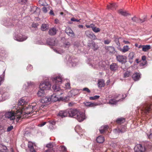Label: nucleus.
<instances>
[{
  "label": "nucleus",
  "instance_id": "nucleus-1",
  "mask_svg": "<svg viewBox=\"0 0 152 152\" xmlns=\"http://www.w3.org/2000/svg\"><path fill=\"white\" fill-rule=\"evenodd\" d=\"M32 105H28L22 108L19 107V110L22 112L20 116L17 119L16 121L18 122L20 119H23L27 116L29 115H34L40 109V105L36 103H33Z\"/></svg>",
  "mask_w": 152,
  "mask_h": 152
},
{
  "label": "nucleus",
  "instance_id": "nucleus-2",
  "mask_svg": "<svg viewBox=\"0 0 152 152\" xmlns=\"http://www.w3.org/2000/svg\"><path fill=\"white\" fill-rule=\"evenodd\" d=\"M51 80L54 83L52 86V88L54 92H56L58 91L61 88L59 87V85L61 83L62 81V78L60 75L57 76L51 77Z\"/></svg>",
  "mask_w": 152,
  "mask_h": 152
},
{
  "label": "nucleus",
  "instance_id": "nucleus-3",
  "mask_svg": "<svg viewBox=\"0 0 152 152\" xmlns=\"http://www.w3.org/2000/svg\"><path fill=\"white\" fill-rule=\"evenodd\" d=\"M16 108V107H15ZM15 110H14L11 111H9L6 113L4 115L5 117L10 119V120H14L15 118V117H16V120L18 118V117L20 116V115L22 114V112L19 110V109H17L15 108Z\"/></svg>",
  "mask_w": 152,
  "mask_h": 152
},
{
  "label": "nucleus",
  "instance_id": "nucleus-4",
  "mask_svg": "<svg viewBox=\"0 0 152 152\" xmlns=\"http://www.w3.org/2000/svg\"><path fill=\"white\" fill-rule=\"evenodd\" d=\"M152 147V144L149 142H146L144 147L141 144H137L135 146L134 151L135 152H145L147 149H150Z\"/></svg>",
  "mask_w": 152,
  "mask_h": 152
},
{
  "label": "nucleus",
  "instance_id": "nucleus-5",
  "mask_svg": "<svg viewBox=\"0 0 152 152\" xmlns=\"http://www.w3.org/2000/svg\"><path fill=\"white\" fill-rule=\"evenodd\" d=\"M151 108V105L149 104L145 103L141 105L138 109H140V111L147 114L149 113Z\"/></svg>",
  "mask_w": 152,
  "mask_h": 152
},
{
  "label": "nucleus",
  "instance_id": "nucleus-6",
  "mask_svg": "<svg viewBox=\"0 0 152 152\" xmlns=\"http://www.w3.org/2000/svg\"><path fill=\"white\" fill-rule=\"evenodd\" d=\"M51 86V84L49 82L44 81L40 83L39 88H41L45 91L50 89Z\"/></svg>",
  "mask_w": 152,
  "mask_h": 152
},
{
  "label": "nucleus",
  "instance_id": "nucleus-7",
  "mask_svg": "<svg viewBox=\"0 0 152 152\" xmlns=\"http://www.w3.org/2000/svg\"><path fill=\"white\" fill-rule=\"evenodd\" d=\"M75 118L79 122L83 121L86 118L84 113L80 111H79L77 114L75 116Z\"/></svg>",
  "mask_w": 152,
  "mask_h": 152
},
{
  "label": "nucleus",
  "instance_id": "nucleus-8",
  "mask_svg": "<svg viewBox=\"0 0 152 152\" xmlns=\"http://www.w3.org/2000/svg\"><path fill=\"white\" fill-rule=\"evenodd\" d=\"M79 111L76 109H68V115L69 117L75 118L77 114Z\"/></svg>",
  "mask_w": 152,
  "mask_h": 152
},
{
  "label": "nucleus",
  "instance_id": "nucleus-9",
  "mask_svg": "<svg viewBox=\"0 0 152 152\" xmlns=\"http://www.w3.org/2000/svg\"><path fill=\"white\" fill-rule=\"evenodd\" d=\"M27 38V37L24 35H23L21 34L15 35L14 37L15 40L19 42H22L25 40Z\"/></svg>",
  "mask_w": 152,
  "mask_h": 152
},
{
  "label": "nucleus",
  "instance_id": "nucleus-10",
  "mask_svg": "<svg viewBox=\"0 0 152 152\" xmlns=\"http://www.w3.org/2000/svg\"><path fill=\"white\" fill-rule=\"evenodd\" d=\"M57 115L62 118L67 116L68 115V109L60 111Z\"/></svg>",
  "mask_w": 152,
  "mask_h": 152
},
{
  "label": "nucleus",
  "instance_id": "nucleus-11",
  "mask_svg": "<svg viewBox=\"0 0 152 152\" xmlns=\"http://www.w3.org/2000/svg\"><path fill=\"white\" fill-rule=\"evenodd\" d=\"M106 52L110 55L113 54L115 53V49L112 46H106L105 48Z\"/></svg>",
  "mask_w": 152,
  "mask_h": 152
},
{
  "label": "nucleus",
  "instance_id": "nucleus-12",
  "mask_svg": "<svg viewBox=\"0 0 152 152\" xmlns=\"http://www.w3.org/2000/svg\"><path fill=\"white\" fill-rule=\"evenodd\" d=\"M9 97V94L8 93H2L0 91V102L6 100Z\"/></svg>",
  "mask_w": 152,
  "mask_h": 152
},
{
  "label": "nucleus",
  "instance_id": "nucleus-13",
  "mask_svg": "<svg viewBox=\"0 0 152 152\" xmlns=\"http://www.w3.org/2000/svg\"><path fill=\"white\" fill-rule=\"evenodd\" d=\"M117 61L122 64L124 63L126 61V57L125 56L119 55L116 57Z\"/></svg>",
  "mask_w": 152,
  "mask_h": 152
},
{
  "label": "nucleus",
  "instance_id": "nucleus-14",
  "mask_svg": "<svg viewBox=\"0 0 152 152\" xmlns=\"http://www.w3.org/2000/svg\"><path fill=\"white\" fill-rule=\"evenodd\" d=\"M58 96L56 94H54L52 95L50 99H51V101L53 102H56L58 101L62 100L63 98L61 97H58Z\"/></svg>",
  "mask_w": 152,
  "mask_h": 152
},
{
  "label": "nucleus",
  "instance_id": "nucleus-15",
  "mask_svg": "<svg viewBox=\"0 0 152 152\" xmlns=\"http://www.w3.org/2000/svg\"><path fill=\"white\" fill-rule=\"evenodd\" d=\"M121 128V129L120 128L115 129L113 130L114 132L115 133H124L126 131V126L125 125L122 126Z\"/></svg>",
  "mask_w": 152,
  "mask_h": 152
},
{
  "label": "nucleus",
  "instance_id": "nucleus-16",
  "mask_svg": "<svg viewBox=\"0 0 152 152\" xmlns=\"http://www.w3.org/2000/svg\"><path fill=\"white\" fill-rule=\"evenodd\" d=\"M99 62L98 61H94V60L89 61V62H88V64L89 65L91 66V67L94 68H97L98 66H99Z\"/></svg>",
  "mask_w": 152,
  "mask_h": 152
},
{
  "label": "nucleus",
  "instance_id": "nucleus-17",
  "mask_svg": "<svg viewBox=\"0 0 152 152\" xmlns=\"http://www.w3.org/2000/svg\"><path fill=\"white\" fill-rule=\"evenodd\" d=\"M85 34L87 37L91 39L94 40L97 39L96 36L92 32L89 31H86L85 32Z\"/></svg>",
  "mask_w": 152,
  "mask_h": 152
},
{
  "label": "nucleus",
  "instance_id": "nucleus-18",
  "mask_svg": "<svg viewBox=\"0 0 152 152\" xmlns=\"http://www.w3.org/2000/svg\"><path fill=\"white\" fill-rule=\"evenodd\" d=\"M117 48L119 50L123 53H125L127 52L130 49L128 45L124 46L123 48H121V47H117Z\"/></svg>",
  "mask_w": 152,
  "mask_h": 152
},
{
  "label": "nucleus",
  "instance_id": "nucleus-19",
  "mask_svg": "<svg viewBox=\"0 0 152 152\" xmlns=\"http://www.w3.org/2000/svg\"><path fill=\"white\" fill-rule=\"evenodd\" d=\"M75 130L78 134L83 135L84 133V131L80 128L79 125H77L75 128Z\"/></svg>",
  "mask_w": 152,
  "mask_h": 152
},
{
  "label": "nucleus",
  "instance_id": "nucleus-20",
  "mask_svg": "<svg viewBox=\"0 0 152 152\" xmlns=\"http://www.w3.org/2000/svg\"><path fill=\"white\" fill-rule=\"evenodd\" d=\"M124 98L123 97L121 99H118L117 100L114 99H111L109 100L108 103L111 105L116 104L119 101H122Z\"/></svg>",
  "mask_w": 152,
  "mask_h": 152
},
{
  "label": "nucleus",
  "instance_id": "nucleus-21",
  "mask_svg": "<svg viewBox=\"0 0 152 152\" xmlns=\"http://www.w3.org/2000/svg\"><path fill=\"white\" fill-rule=\"evenodd\" d=\"M66 33L69 36L73 37L75 34L71 28L69 27L67 28L65 30Z\"/></svg>",
  "mask_w": 152,
  "mask_h": 152
},
{
  "label": "nucleus",
  "instance_id": "nucleus-22",
  "mask_svg": "<svg viewBox=\"0 0 152 152\" xmlns=\"http://www.w3.org/2000/svg\"><path fill=\"white\" fill-rule=\"evenodd\" d=\"M146 18L145 17L143 19H139L136 17H134L132 18V20L135 22L138 23H142L145 20Z\"/></svg>",
  "mask_w": 152,
  "mask_h": 152
},
{
  "label": "nucleus",
  "instance_id": "nucleus-23",
  "mask_svg": "<svg viewBox=\"0 0 152 152\" xmlns=\"http://www.w3.org/2000/svg\"><path fill=\"white\" fill-rule=\"evenodd\" d=\"M26 103L25 100L23 98H21L20 99L19 101L18 104L19 106H21V107H22L23 108V107H23V105L24 104H26ZM20 107H18L16 109H19Z\"/></svg>",
  "mask_w": 152,
  "mask_h": 152
},
{
  "label": "nucleus",
  "instance_id": "nucleus-24",
  "mask_svg": "<svg viewBox=\"0 0 152 152\" xmlns=\"http://www.w3.org/2000/svg\"><path fill=\"white\" fill-rule=\"evenodd\" d=\"M51 101L50 97L48 96L43 97L41 100V102L42 103H47Z\"/></svg>",
  "mask_w": 152,
  "mask_h": 152
},
{
  "label": "nucleus",
  "instance_id": "nucleus-25",
  "mask_svg": "<svg viewBox=\"0 0 152 152\" xmlns=\"http://www.w3.org/2000/svg\"><path fill=\"white\" fill-rule=\"evenodd\" d=\"M1 23L6 26H12L13 25V24L11 23V22H10L9 19L7 20H4L1 22Z\"/></svg>",
  "mask_w": 152,
  "mask_h": 152
},
{
  "label": "nucleus",
  "instance_id": "nucleus-26",
  "mask_svg": "<svg viewBox=\"0 0 152 152\" xmlns=\"http://www.w3.org/2000/svg\"><path fill=\"white\" fill-rule=\"evenodd\" d=\"M132 77L134 81H137L140 77V75L139 73H135L133 75Z\"/></svg>",
  "mask_w": 152,
  "mask_h": 152
},
{
  "label": "nucleus",
  "instance_id": "nucleus-27",
  "mask_svg": "<svg viewBox=\"0 0 152 152\" xmlns=\"http://www.w3.org/2000/svg\"><path fill=\"white\" fill-rule=\"evenodd\" d=\"M110 69L113 71H115L118 68V66L116 63H112L110 66Z\"/></svg>",
  "mask_w": 152,
  "mask_h": 152
},
{
  "label": "nucleus",
  "instance_id": "nucleus-28",
  "mask_svg": "<svg viewBox=\"0 0 152 152\" xmlns=\"http://www.w3.org/2000/svg\"><path fill=\"white\" fill-rule=\"evenodd\" d=\"M56 32L57 30L56 28H52L50 29L48 33L49 35L53 36L56 34Z\"/></svg>",
  "mask_w": 152,
  "mask_h": 152
},
{
  "label": "nucleus",
  "instance_id": "nucleus-29",
  "mask_svg": "<svg viewBox=\"0 0 152 152\" xmlns=\"http://www.w3.org/2000/svg\"><path fill=\"white\" fill-rule=\"evenodd\" d=\"M45 90L41 88H39V90L38 91L37 95L38 97H41L43 96L45 94Z\"/></svg>",
  "mask_w": 152,
  "mask_h": 152
},
{
  "label": "nucleus",
  "instance_id": "nucleus-30",
  "mask_svg": "<svg viewBox=\"0 0 152 152\" xmlns=\"http://www.w3.org/2000/svg\"><path fill=\"white\" fill-rule=\"evenodd\" d=\"M107 7L108 9L113 10L115 9L117 7V5L116 4H111L107 5Z\"/></svg>",
  "mask_w": 152,
  "mask_h": 152
},
{
  "label": "nucleus",
  "instance_id": "nucleus-31",
  "mask_svg": "<svg viewBox=\"0 0 152 152\" xmlns=\"http://www.w3.org/2000/svg\"><path fill=\"white\" fill-rule=\"evenodd\" d=\"M28 147L31 152H36L33 147V144L31 142H29L28 144Z\"/></svg>",
  "mask_w": 152,
  "mask_h": 152
},
{
  "label": "nucleus",
  "instance_id": "nucleus-32",
  "mask_svg": "<svg viewBox=\"0 0 152 152\" xmlns=\"http://www.w3.org/2000/svg\"><path fill=\"white\" fill-rule=\"evenodd\" d=\"M83 104L85 106L87 107H92L96 105L95 103L90 102H84Z\"/></svg>",
  "mask_w": 152,
  "mask_h": 152
},
{
  "label": "nucleus",
  "instance_id": "nucleus-33",
  "mask_svg": "<svg viewBox=\"0 0 152 152\" xmlns=\"http://www.w3.org/2000/svg\"><path fill=\"white\" fill-rule=\"evenodd\" d=\"M96 140L97 142L102 143L104 142V139L103 137L102 136H99L97 138Z\"/></svg>",
  "mask_w": 152,
  "mask_h": 152
},
{
  "label": "nucleus",
  "instance_id": "nucleus-34",
  "mask_svg": "<svg viewBox=\"0 0 152 152\" xmlns=\"http://www.w3.org/2000/svg\"><path fill=\"white\" fill-rule=\"evenodd\" d=\"M108 126L107 125H105L101 126L99 129V131L101 133H103L107 129Z\"/></svg>",
  "mask_w": 152,
  "mask_h": 152
},
{
  "label": "nucleus",
  "instance_id": "nucleus-35",
  "mask_svg": "<svg viewBox=\"0 0 152 152\" xmlns=\"http://www.w3.org/2000/svg\"><path fill=\"white\" fill-rule=\"evenodd\" d=\"M70 93L71 94V96H74L78 94L79 91L77 89L72 90L70 91Z\"/></svg>",
  "mask_w": 152,
  "mask_h": 152
},
{
  "label": "nucleus",
  "instance_id": "nucleus-36",
  "mask_svg": "<svg viewBox=\"0 0 152 152\" xmlns=\"http://www.w3.org/2000/svg\"><path fill=\"white\" fill-rule=\"evenodd\" d=\"M98 85L99 87H102L104 86L105 85L104 81L102 79L99 80Z\"/></svg>",
  "mask_w": 152,
  "mask_h": 152
},
{
  "label": "nucleus",
  "instance_id": "nucleus-37",
  "mask_svg": "<svg viewBox=\"0 0 152 152\" xmlns=\"http://www.w3.org/2000/svg\"><path fill=\"white\" fill-rule=\"evenodd\" d=\"M49 27L48 25L45 24H42L41 27V30L43 31H45L48 29Z\"/></svg>",
  "mask_w": 152,
  "mask_h": 152
},
{
  "label": "nucleus",
  "instance_id": "nucleus-38",
  "mask_svg": "<svg viewBox=\"0 0 152 152\" xmlns=\"http://www.w3.org/2000/svg\"><path fill=\"white\" fill-rule=\"evenodd\" d=\"M151 48V47L150 45H142V50L146 52L150 49Z\"/></svg>",
  "mask_w": 152,
  "mask_h": 152
},
{
  "label": "nucleus",
  "instance_id": "nucleus-39",
  "mask_svg": "<svg viewBox=\"0 0 152 152\" xmlns=\"http://www.w3.org/2000/svg\"><path fill=\"white\" fill-rule=\"evenodd\" d=\"M47 43L50 45L54 46L55 45V41L54 39H50L48 40Z\"/></svg>",
  "mask_w": 152,
  "mask_h": 152
},
{
  "label": "nucleus",
  "instance_id": "nucleus-40",
  "mask_svg": "<svg viewBox=\"0 0 152 152\" xmlns=\"http://www.w3.org/2000/svg\"><path fill=\"white\" fill-rule=\"evenodd\" d=\"M125 121V119L124 118H118L116 120V122L118 124H121Z\"/></svg>",
  "mask_w": 152,
  "mask_h": 152
},
{
  "label": "nucleus",
  "instance_id": "nucleus-41",
  "mask_svg": "<svg viewBox=\"0 0 152 152\" xmlns=\"http://www.w3.org/2000/svg\"><path fill=\"white\" fill-rule=\"evenodd\" d=\"M55 52H56L57 53L61 54L63 53L64 52V51L60 48H56L53 49Z\"/></svg>",
  "mask_w": 152,
  "mask_h": 152
},
{
  "label": "nucleus",
  "instance_id": "nucleus-42",
  "mask_svg": "<svg viewBox=\"0 0 152 152\" xmlns=\"http://www.w3.org/2000/svg\"><path fill=\"white\" fill-rule=\"evenodd\" d=\"M7 149V148L5 145L0 144V151L4 152Z\"/></svg>",
  "mask_w": 152,
  "mask_h": 152
},
{
  "label": "nucleus",
  "instance_id": "nucleus-43",
  "mask_svg": "<svg viewBox=\"0 0 152 152\" xmlns=\"http://www.w3.org/2000/svg\"><path fill=\"white\" fill-rule=\"evenodd\" d=\"M91 45L93 47V49L94 50H96L98 48V45L96 44L94 42L92 41L91 43Z\"/></svg>",
  "mask_w": 152,
  "mask_h": 152
},
{
  "label": "nucleus",
  "instance_id": "nucleus-44",
  "mask_svg": "<svg viewBox=\"0 0 152 152\" xmlns=\"http://www.w3.org/2000/svg\"><path fill=\"white\" fill-rule=\"evenodd\" d=\"M56 92V94L58 96H60L64 94V91L61 88L59 89V90L58 91H57Z\"/></svg>",
  "mask_w": 152,
  "mask_h": 152
},
{
  "label": "nucleus",
  "instance_id": "nucleus-45",
  "mask_svg": "<svg viewBox=\"0 0 152 152\" xmlns=\"http://www.w3.org/2000/svg\"><path fill=\"white\" fill-rule=\"evenodd\" d=\"M118 12L121 15L124 16H126L128 14L125 11H124L122 10L121 9L118 10Z\"/></svg>",
  "mask_w": 152,
  "mask_h": 152
},
{
  "label": "nucleus",
  "instance_id": "nucleus-46",
  "mask_svg": "<svg viewBox=\"0 0 152 152\" xmlns=\"http://www.w3.org/2000/svg\"><path fill=\"white\" fill-rule=\"evenodd\" d=\"M33 83H32L31 82H28L26 83L23 86L24 88L25 89H26L27 88V87H28L29 86H31L33 85Z\"/></svg>",
  "mask_w": 152,
  "mask_h": 152
},
{
  "label": "nucleus",
  "instance_id": "nucleus-47",
  "mask_svg": "<svg viewBox=\"0 0 152 152\" xmlns=\"http://www.w3.org/2000/svg\"><path fill=\"white\" fill-rule=\"evenodd\" d=\"M131 72L129 71H126L124 74V77H129L130 75Z\"/></svg>",
  "mask_w": 152,
  "mask_h": 152
},
{
  "label": "nucleus",
  "instance_id": "nucleus-48",
  "mask_svg": "<svg viewBox=\"0 0 152 152\" xmlns=\"http://www.w3.org/2000/svg\"><path fill=\"white\" fill-rule=\"evenodd\" d=\"M100 96L98 95H95L94 96H91L89 97V99L90 100H94L98 99Z\"/></svg>",
  "mask_w": 152,
  "mask_h": 152
},
{
  "label": "nucleus",
  "instance_id": "nucleus-49",
  "mask_svg": "<svg viewBox=\"0 0 152 152\" xmlns=\"http://www.w3.org/2000/svg\"><path fill=\"white\" fill-rule=\"evenodd\" d=\"M60 149L61 151L63 152H65L67 151V148L64 145L60 146Z\"/></svg>",
  "mask_w": 152,
  "mask_h": 152
},
{
  "label": "nucleus",
  "instance_id": "nucleus-50",
  "mask_svg": "<svg viewBox=\"0 0 152 152\" xmlns=\"http://www.w3.org/2000/svg\"><path fill=\"white\" fill-rule=\"evenodd\" d=\"M147 135L149 139H152V129L147 133Z\"/></svg>",
  "mask_w": 152,
  "mask_h": 152
},
{
  "label": "nucleus",
  "instance_id": "nucleus-51",
  "mask_svg": "<svg viewBox=\"0 0 152 152\" xmlns=\"http://www.w3.org/2000/svg\"><path fill=\"white\" fill-rule=\"evenodd\" d=\"M134 53L133 52H130L129 55L128 57L129 59H132L134 57Z\"/></svg>",
  "mask_w": 152,
  "mask_h": 152
},
{
  "label": "nucleus",
  "instance_id": "nucleus-52",
  "mask_svg": "<svg viewBox=\"0 0 152 152\" xmlns=\"http://www.w3.org/2000/svg\"><path fill=\"white\" fill-rule=\"evenodd\" d=\"M92 30L95 33H97L100 31V28H97L95 26L92 28Z\"/></svg>",
  "mask_w": 152,
  "mask_h": 152
},
{
  "label": "nucleus",
  "instance_id": "nucleus-53",
  "mask_svg": "<svg viewBox=\"0 0 152 152\" xmlns=\"http://www.w3.org/2000/svg\"><path fill=\"white\" fill-rule=\"evenodd\" d=\"M111 40L110 39H107L104 40V43L105 45H108L111 42Z\"/></svg>",
  "mask_w": 152,
  "mask_h": 152
},
{
  "label": "nucleus",
  "instance_id": "nucleus-54",
  "mask_svg": "<svg viewBox=\"0 0 152 152\" xmlns=\"http://www.w3.org/2000/svg\"><path fill=\"white\" fill-rule=\"evenodd\" d=\"M120 39V38H116L115 40V42L116 44L118 46V47H120V44L119 41V39Z\"/></svg>",
  "mask_w": 152,
  "mask_h": 152
},
{
  "label": "nucleus",
  "instance_id": "nucleus-55",
  "mask_svg": "<svg viewBox=\"0 0 152 152\" xmlns=\"http://www.w3.org/2000/svg\"><path fill=\"white\" fill-rule=\"evenodd\" d=\"M77 64V63L76 62L74 61H73L72 62L70 63L69 64V66H76Z\"/></svg>",
  "mask_w": 152,
  "mask_h": 152
},
{
  "label": "nucleus",
  "instance_id": "nucleus-56",
  "mask_svg": "<svg viewBox=\"0 0 152 152\" xmlns=\"http://www.w3.org/2000/svg\"><path fill=\"white\" fill-rule=\"evenodd\" d=\"M101 148L99 147V145H96L94 148L93 149L95 151V152H96L95 151L96 150L98 151L99 150H100Z\"/></svg>",
  "mask_w": 152,
  "mask_h": 152
},
{
  "label": "nucleus",
  "instance_id": "nucleus-57",
  "mask_svg": "<svg viewBox=\"0 0 152 152\" xmlns=\"http://www.w3.org/2000/svg\"><path fill=\"white\" fill-rule=\"evenodd\" d=\"M70 45V43L69 42H67L64 43V46L65 48H68Z\"/></svg>",
  "mask_w": 152,
  "mask_h": 152
},
{
  "label": "nucleus",
  "instance_id": "nucleus-58",
  "mask_svg": "<svg viewBox=\"0 0 152 152\" xmlns=\"http://www.w3.org/2000/svg\"><path fill=\"white\" fill-rule=\"evenodd\" d=\"M5 131L3 127L0 125V135L3 134Z\"/></svg>",
  "mask_w": 152,
  "mask_h": 152
},
{
  "label": "nucleus",
  "instance_id": "nucleus-59",
  "mask_svg": "<svg viewBox=\"0 0 152 152\" xmlns=\"http://www.w3.org/2000/svg\"><path fill=\"white\" fill-rule=\"evenodd\" d=\"M70 83L68 82L65 84V88L67 89H70Z\"/></svg>",
  "mask_w": 152,
  "mask_h": 152
},
{
  "label": "nucleus",
  "instance_id": "nucleus-60",
  "mask_svg": "<svg viewBox=\"0 0 152 152\" xmlns=\"http://www.w3.org/2000/svg\"><path fill=\"white\" fill-rule=\"evenodd\" d=\"M53 146V144L52 143H50L46 145V147L48 148H51Z\"/></svg>",
  "mask_w": 152,
  "mask_h": 152
},
{
  "label": "nucleus",
  "instance_id": "nucleus-61",
  "mask_svg": "<svg viewBox=\"0 0 152 152\" xmlns=\"http://www.w3.org/2000/svg\"><path fill=\"white\" fill-rule=\"evenodd\" d=\"M43 12L44 13H46L48 11V8L45 7H43L42 8Z\"/></svg>",
  "mask_w": 152,
  "mask_h": 152
},
{
  "label": "nucleus",
  "instance_id": "nucleus-62",
  "mask_svg": "<svg viewBox=\"0 0 152 152\" xmlns=\"http://www.w3.org/2000/svg\"><path fill=\"white\" fill-rule=\"evenodd\" d=\"M27 0H18L19 2L21 4H23L26 3Z\"/></svg>",
  "mask_w": 152,
  "mask_h": 152
},
{
  "label": "nucleus",
  "instance_id": "nucleus-63",
  "mask_svg": "<svg viewBox=\"0 0 152 152\" xmlns=\"http://www.w3.org/2000/svg\"><path fill=\"white\" fill-rule=\"evenodd\" d=\"M32 66L30 65L27 66V69L28 71H31L32 69Z\"/></svg>",
  "mask_w": 152,
  "mask_h": 152
},
{
  "label": "nucleus",
  "instance_id": "nucleus-64",
  "mask_svg": "<svg viewBox=\"0 0 152 152\" xmlns=\"http://www.w3.org/2000/svg\"><path fill=\"white\" fill-rule=\"evenodd\" d=\"M13 128V126H9L7 130V131L8 132L11 131Z\"/></svg>",
  "mask_w": 152,
  "mask_h": 152
}]
</instances>
